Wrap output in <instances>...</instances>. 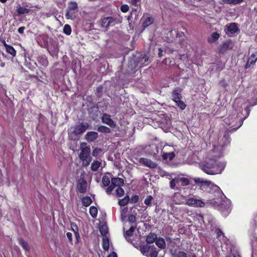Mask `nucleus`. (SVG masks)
Segmentation results:
<instances>
[{
  "mask_svg": "<svg viewBox=\"0 0 257 257\" xmlns=\"http://www.w3.org/2000/svg\"><path fill=\"white\" fill-rule=\"evenodd\" d=\"M73 226H74L76 228V231H75L74 234L76 237V239L78 241H79V239H80V236L79 234L78 233V228L77 225H72Z\"/></svg>",
  "mask_w": 257,
  "mask_h": 257,
  "instance_id": "obj_51",
  "label": "nucleus"
},
{
  "mask_svg": "<svg viewBox=\"0 0 257 257\" xmlns=\"http://www.w3.org/2000/svg\"><path fill=\"white\" fill-rule=\"evenodd\" d=\"M87 185L86 181L84 178H81L77 181L76 186L77 191L82 194L85 193L87 190Z\"/></svg>",
  "mask_w": 257,
  "mask_h": 257,
  "instance_id": "obj_8",
  "label": "nucleus"
},
{
  "mask_svg": "<svg viewBox=\"0 0 257 257\" xmlns=\"http://www.w3.org/2000/svg\"><path fill=\"white\" fill-rule=\"evenodd\" d=\"M219 84L223 88H226V87L228 86V84L227 83V82H226V81L224 79L221 80L219 82Z\"/></svg>",
  "mask_w": 257,
  "mask_h": 257,
  "instance_id": "obj_52",
  "label": "nucleus"
},
{
  "mask_svg": "<svg viewBox=\"0 0 257 257\" xmlns=\"http://www.w3.org/2000/svg\"><path fill=\"white\" fill-rule=\"evenodd\" d=\"M101 165V162L97 161H94L91 165V170L93 172L96 171Z\"/></svg>",
  "mask_w": 257,
  "mask_h": 257,
  "instance_id": "obj_26",
  "label": "nucleus"
},
{
  "mask_svg": "<svg viewBox=\"0 0 257 257\" xmlns=\"http://www.w3.org/2000/svg\"><path fill=\"white\" fill-rule=\"evenodd\" d=\"M156 239H157V235L155 233L151 232L147 235L146 240L148 244H151L155 241Z\"/></svg>",
  "mask_w": 257,
  "mask_h": 257,
  "instance_id": "obj_23",
  "label": "nucleus"
},
{
  "mask_svg": "<svg viewBox=\"0 0 257 257\" xmlns=\"http://www.w3.org/2000/svg\"><path fill=\"white\" fill-rule=\"evenodd\" d=\"M88 127L89 124L86 122L80 123L74 127H72L70 137H71L72 139L75 140L78 135L84 133Z\"/></svg>",
  "mask_w": 257,
  "mask_h": 257,
  "instance_id": "obj_2",
  "label": "nucleus"
},
{
  "mask_svg": "<svg viewBox=\"0 0 257 257\" xmlns=\"http://www.w3.org/2000/svg\"><path fill=\"white\" fill-rule=\"evenodd\" d=\"M172 99L175 102L176 105L182 110L185 109L186 105L183 101L181 100L182 98L181 94V89L179 88H175L172 92Z\"/></svg>",
  "mask_w": 257,
  "mask_h": 257,
  "instance_id": "obj_4",
  "label": "nucleus"
},
{
  "mask_svg": "<svg viewBox=\"0 0 257 257\" xmlns=\"http://www.w3.org/2000/svg\"><path fill=\"white\" fill-rule=\"evenodd\" d=\"M151 247V246H148V245H141L140 246V251L143 255H145L150 250Z\"/></svg>",
  "mask_w": 257,
  "mask_h": 257,
  "instance_id": "obj_31",
  "label": "nucleus"
},
{
  "mask_svg": "<svg viewBox=\"0 0 257 257\" xmlns=\"http://www.w3.org/2000/svg\"><path fill=\"white\" fill-rule=\"evenodd\" d=\"M89 213L93 218H95L97 215V208L93 206H91L89 208Z\"/></svg>",
  "mask_w": 257,
  "mask_h": 257,
  "instance_id": "obj_29",
  "label": "nucleus"
},
{
  "mask_svg": "<svg viewBox=\"0 0 257 257\" xmlns=\"http://www.w3.org/2000/svg\"><path fill=\"white\" fill-rule=\"evenodd\" d=\"M94 109L95 110L96 112H98L99 111V108H98V106L91 107V108H90V115H91V116L93 119H94L95 117L97 116V114L95 116H94V115L92 114V112Z\"/></svg>",
  "mask_w": 257,
  "mask_h": 257,
  "instance_id": "obj_48",
  "label": "nucleus"
},
{
  "mask_svg": "<svg viewBox=\"0 0 257 257\" xmlns=\"http://www.w3.org/2000/svg\"><path fill=\"white\" fill-rule=\"evenodd\" d=\"M114 187H115L113 186V185L112 184H111L110 185H109L108 186H107V187L105 189L106 193L108 195L111 194V192H112V190L114 189Z\"/></svg>",
  "mask_w": 257,
  "mask_h": 257,
  "instance_id": "obj_43",
  "label": "nucleus"
},
{
  "mask_svg": "<svg viewBox=\"0 0 257 257\" xmlns=\"http://www.w3.org/2000/svg\"><path fill=\"white\" fill-rule=\"evenodd\" d=\"M25 29V27H24V26L21 27L18 29V32L19 34H23Z\"/></svg>",
  "mask_w": 257,
  "mask_h": 257,
  "instance_id": "obj_57",
  "label": "nucleus"
},
{
  "mask_svg": "<svg viewBox=\"0 0 257 257\" xmlns=\"http://www.w3.org/2000/svg\"><path fill=\"white\" fill-rule=\"evenodd\" d=\"M179 182L178 180H175V179H172L170 182V186L171 189H174L176 183Z\"/></svg>",
  "mask_w": 257,
  "mask_h": 257,
  "instance_id": "obj_46",
  "label": "nucleus"
},
{
  "mask_svg": "<svg viewBox=\"0 0 257 257\" xmlns=\"http://www.w3.org/2000/svg\"><path fill=\"white\" fill-rule=\"evenodd\" d=\"M139 196L137 195H134L131 198H130V202L131 203H136L139 201Z\"/></svg>",
  "mask_w": 257,
  "mask_h": 257,
  "instance_id": "obj_42",
  "label": "nucleus"
},
{
  "mask_svg": "<svg viewBox=\"0 0 257 257\" xmlns=\"http://www.w3.org/2000/svg\"><path fill=\"white\" fill-rule=\"evenodd\" d=\"M102 92H103V87L101 85H100L98 86L96 88V91H95V95L98 98H100L101 97L102 95Z\"/></svg>",
  "mask_w": 257,
  "mask_h": 257,
  "instance_id": "obj_36",
  "label": "nucleus"
},
{
  "mask_svg": "<svg viewBox=\"0 0 257 257\" xmlns=\"http://www.w3.org/2000/svg\"><path fill=\"white\" fill-rule=\"evenodd\" d=\"M111 184L114 187H121L124 184V180L122 178L118 177L112 178L111 179Z\"/></svg>",
  "mask_w": 257,
  "mask_h": 257,
  "instance_id": "obj_14",
  "label": "nucleus"
},
{
  "mask_svg": "<svg viewBox=\"0 0 257 257\" xmlns=\"http://www.w3.org/2000/svg\"><path fill=\"white\" fill-rule=\"evenodd\" d=\"M115 193H116V196L117 197H121L124 195V191L121 187H118L115 190Z\"/></svg>",
  "mask_w": 257,
  "mask_h": 257,
  "instance_id": "obj_35",
  "label": "nucleus"
},
{
  "mask_svg": "<svg viewBox=\"0 0 257 257\" xmlns=\"http://www.w3.org/2000/svg\"><path fill=\"white\" fill-rule=\"evenodd\" d=\"M102 122L108 125L111 127H114L116 126L115 122L111 118L110 115L107 113H104L101 117Z\"/></svg>",
  "mask_w": 257,
  "mask_h": 257,
  "instance_id": "obj_11",
  "label": "nucleus"
},
{
  "mask_svg": "<svg viewBox=\"0 0 257 257\" xmlns=\"http://www.w3.org/2000/svg\"><path fill=\"white\" fill-rule=\"evenodd\" d=\"M153 247L154 248V250H152L150 252L149 257H157L158 251L156 250V248L155 247L154 245H153Z\"/></svg>",
  "mask_w": 257,
  "mask_h": 257,
  "instance_id": "obj_44",
  "label": "nucleus"
},
{
  "mask_svg": "<svg viewBox=\"0 0 257 257\" xmlns=\"http://www.w3.org/2000/svg\"><path fill=\"white\" fill-rule=\"evenodd\" d=\"M102 183L104 186H108L110 184L109 178L106 175H104L102 178Z\"/></svg>",
  "mask_w": 257,
  "mask_h": 257,
  "instance_id": "obj_32",
  "label": "nucleus"
},
{
  "mask_svg": "<svg viewBox=\"0 0 257 257\" xmlns=\"http://www.w3.org/2000/svg\"><path fill=\"white\" fill-rule=\"evenodd\" d=\"M102 151V149L96 148L93 150L92 155L93 157H97Z\"/></svg>",
  "mask_w": 257,
  "mask_h": 257,
  "instance_id": "obj_40",
  "label": "nucleus"
},
{
  "mask_svg": "<svg viewBox=\"0 0 257 257\" xmlns=\"http://www.w3.org/2000/svg\"><path fill=\"white\" fill-rule=\"evenodd\" d=\"M155 243L157 246L161 249H164L166 246L165 240L162 237H157V239H156L155 240Z\"/></svg>",
  "mask_w": 257,
  "mask_h": 257,
  "instance_id": "obj_19",
  "label": "nucleus"
},
{
  "mask_svg": "<svg viewBox=\"0 0 257 257\" xmlns=\"http://www.w3.org/2000/svg\"><path fill=\"white\" fill-rule=\"evenodd\" d=\"M107 257H117V255L115 252L112 251L107 256Z\"/></svg>",
  "mask_w": 257,
  "mask_h": 257,
  "instance_id": "obj_61",
  "label": "nucleus"
},
{
  "mask_svg": "<svg viewBox=\"0 0 257 257\" xmlns=\"http://www.w3.org/2000/svg\"><path fill=\"white\" fill-rule=\"evenodd\" d=\"M169 154L168 153H165L162 155V158L163 160H166L168 159Z\"/></svg>",
  "mask_w": 257,
  "mask_h": 257,
  "instance_id": "obj_60",
  "label": "nucleus"
},
{
  "mask_svg": "<svg viewBox=\"0 0 257 257\" xmlns=\"http://www.w3.org/2000/svg\"><path fill=\"white\" fill-rule=\"evenodd\" d=\"M201 169L208 175L221 173L223 168L220 162L214 159H209L200 164Z\"/></svg>",
  "mask_w": 257,
  "mask_h": 257,
  "instance_id": "obj_1",
  "label": "nucleus"
},
{
  "mask_svg": "<svg viewBox=\"0 0 257 257\" xmlns=\"http://www.w3.org/2000/svg\"><path fill=\"white\" fill-rule=\"evenodd\" d=\"M243 2V0H233L232 5H236L240 4Z\"/></svg>",
  "mask_w": 257,
  "mask_h": 257,
  "instance_id": "obj_59",
  "label": "nucleus"
},
{
  "mask_svg": "<svg viewBox=\"0 0 257 257\" xmlns=\"http://www.w3.org/2000/svg\"><path fill=\"white\" fill-rule=\"evenodd\" d=\"M98 137V133L96 132H88L85 135L86 140L89 142L94 141Z\"/></svg>",
  "mask_w": 257,
  "mask_h": 257,
  "instance_id": "obj_12",
  "label": "nucleus"
},
{
  "mask_svg": "<svg viewBox=\"0 0 257 257\" xmlns=\"http://www.w3.org/2000/svg\"><path fill=\"white\" fill-rule=\"evenodd\" d=\"M67 237L70 243H72V234L71 232H68L66 233Z\"/></svg>",
  "mask_w": 257,
  "mask_h": 257,
  "instance_id": "obj_55",
  "label": "nucleus"
},
{
  "mask_svg": "<svg viewBox=\"0 0 257 257\" xmlns=\"http://www.w3.org/2000/svg\"><path fill=\"white\" fill-rule=\"evenodd\" d=\"M130 201V197L128 195H126L123 198L120 199L118 203L120 206H124L127 205Z\"/></svg>",
  "mask_w": 257,
  "mask_h": 257,
  "instance_id": "obj_27",
  "label": "nucleus"
},
{
  "mask_svg": "<svg viewBox=\"0 0 257 257\" xmlns=\"http://www.w3.org/2000/svg\"><path fill=\"white\" fill-rule=\"evenodd\" d=\"M184 36H185L184 33L182 32H177L176 33V37H178L179 38H183V37H184Z\"/></svg>",
  "mask_w": 257,
  "mask_h": 257,
  "instance_id": "obj_58",
  "label": "nucleus"
},
{
  "mask_svg": "<svg viewBox=\"0 0 257 257\" xmlns=\"http://www.w3.org/2000/svg\"><path fill=\"white\" fill-rule=\"evenodd\" d=\"M128 221L131 223H134L136 222L137 218L136 216L133 214L129 215L128 216Z\"/></svg>",
  "mask_w": 257,
  "mask_h": 257,
  "instance_id": "obj_47",
  "label": "nucleus"
},
{
  "mask_svg": "<svg viewBox=\"0 0 257 257\" xmlns=\"http://www.w3.org/2000/svg\"><path fill=\"white\" fill-rule=\"evenodd\" d=\"M31 11L30 9L19 6L17 7V12L18 15H25L29 14Z\"/></svg>",
  "mask_w": 257,
  "mask_h": 257,
  "instance_id": "obj_18",
  "label": "nucleus"
},
{
  "mask_svg": "<svg viewBox=\"0 0 257 257\" xmlns=\"http://www.w3.org/2000/svg\"><path fill=\"white\" fill-rule=\"evenodd\" d=\"M227 31L231 34H234L239 31V29L235 23H232L227 28Z\"/></svg>",
  "mask_w": 257,
  "mask_h": 257,
  "instance_id": "obj_17",
  "label": "nucleus"
},
{
  "mask_svg": "<svg viewBox=\"0 0 257 257\" xmlns=\"http://www.w3.org/2000/svg\"><path fill=\"white\" fill-rule=\"evenodd\" d=\"M4 46L5 47L8 53L11 54L13 57L16 56V51L12 46L7 44L5 41L4 42Z\"/></svg>",
  "mask_w": 257,
  "mask_h": 257,
  "instance_id": "obj_15",
  "label": "nucleus"
},
{
  "mask_svg": "<svg viewBox=\"0 0 257 257\" xmlns=\"http://www.w3.org/2000/svg\"><path fill=\"white\" fill-rule=\"evenodd\" d=\"M202 180H201V179H200V178H197V179H195V182L197 184H200H200H201V182H202Z\"/></svg>",
  "mask_w": 257,
  "mask_h": 257,
  "instance_id": "obj_64",
  "label": "nucleus"
},
{
  "mask_svg": "<svg viewBox=\"0 0 257 257\" xmlns=\"http://www.w3.org/2000/svg\"><path fill=\"white\" fill-rule=\"evenodd\" d=\"M91 161H92L91 157L87 158L86 160L82 161L83 162V166L85 167H88Z\"/></svg>",
  "mask_w": 257,
  "mask_h": 257,
  "instance_id": "obj_49",
  "label": "nucleus"
},
{
  "mask_svg": "<svg viewBox=\"0 0 257 257\" xmlns=\"http://www.w3.org/2000/svg\"><path fill=\"white\" fill-rule=\"evenodd\" d=\"M99 231L103 236H106V234L107 233L108 230L105 226H101L99 229Z\"/></svg>",
  "mask_w": 257,
  "mask_h": 257,
  "instance_id": "obj_41",
  "label": "nucleus"
},
{
  "mask_svg": "<svg viewBox=\"0 0 257 257\" xmlns=\"http://www.w3.org/2000/svg\"><path fill=\"white\" fill-rule=\"evenodd\" d=\"M139 162L146 167H148L150 168L155 169L157 166V164L153 162L152 160L146 158H141L139 159Z\"/></svg>",
  "mask_w": 257,
  "mask_h": 257,
  "instance_id": "obj_10",
  "label": "nucleus"
},
{
  "mask_svg": "<svg viewBox=\"0 0 257 257\" xmlns=\"http://www.w3.org/2000/svg\"><path fill=\"white\" fill-rule=\"evenodd\" d=\"M82 204L85 207L89 206L92 202L91 198L88 196H85L81 198Z\"/></svg>",
  "mask_w": 257,
  "mask_h": 257,
  "instance_id": "obj_22",
  "label": "nucleus"
},
{
  "mask_svg": "<svg viewBox=\"0 0 257 257\" xmlns=\"http://www.w3.org/2000/svg\"><path fill=\"white\" fill-rule=\"evenodd\" d=\"M90 148L86 146V143H82L80 146V152L79 157L81 161L86 160L87 158H91L90 156Z\"/></svg>",
  "mask_w": 257,
  "mask_h": 257,
  "instance_id": "obj_6",
  "label": "nucleus"
},
{
  "mask_svg": "<svg viewBox=\"0 0 257 257\" xmlns=\"http://www.w3.org/2000/svg\"><path fill=\"white\" fill-rule=\"evenodd\" d=\"M141 0H130V3L136 7H138L141 4Z\"/></svg>",
  "mask_w": 257,
  "mask_h": 257,
  "instance_id": "obj_50",
  "label": "nucleus"
},
{
  "mask_svg": "<svg viewBox=\"0 0 257 257\" xmlns=\"http://www.w3.org/2000/svg\"><path fill=\"white\" fill-rule=\"evenodd\" d=\"M215 233H216V235H217V238H218V239H221V237L222 238L226 237L225 235H224V233L219 228H217L216 229Z\"/></svg>",
  "mask_w": 257,
  "mask_h": 257,
  "instance_id": "obj_34",
  "label": "nucleus"
},
{
  "mask_svg": "<svg viewBox=\"0 0 257 257\" xmlns=\"http://www.w3.org/2000/svg\"><path fill=\"white\" fill-rule=\"evenodd\" d=\"M220 35L217 32H213L211 35L210 37L208 38V41L210 43L216 42L219 38Z\"/></svg>",
  "mask_w": 257,
  "mask_h": 257,
  "instance_id": "obj_25",
  "label": "nucleus"
},
{
  "mask_svg": "<svg viewBox=\"0 0 257 257\" xmlns=\"http://www.w3.org/2000/svg\"><path fill=\"white\" fill-rule=\"evenodd\" d=\"M175 257H187V255L184 251H180L178 252Z\"/></svg>",
  "mask_w": 257,
  "mask_h": 257,
  "instance_id": "obj_53",
  "label": "nucleus"
},
{
  "mask_svg": "<svg viewBox=\"0 0 257 257\" xmlns=\"http://www.w3.org/2000/svg\"><path fill=\"white\" fill-rule=\"evenodd\" d=\"M229 47V43L227 42L223 43L221 45L219 49V52L221 53H223L225 52L228 49Z\"/></svg>",
  "mask_w": 257,
  "mask_h": 257,
  "instance_id": "obj_37",
  "label": "nucleus"
},
{
  "mask_svg": "<svg viewBox=\"0 0 257 257\" xmlns=\"http://www.w3.org/2000/svg\"><path fill=\"white\" fill-rule=\"evenodd\" d=\"M97 131L102 133L109 134L111 133V130L108 127L104 125H100L97 127Z\"/></svg>",
  "mask_w": 257,
  "mask_h": 257,
  "instance_id": "obj_28",
  "label": "nucleus"
},
{
  "mask_svg": "<svg viewBox=\"0 0 257 257\" xmlns=\"http://www.w3.org/2000/svg\"><path fill=\"white\" fill-rule=\"evenodd\" d=\"M169 154L168 158L170 161H172L175 157V154L174 152H171Z\"/></svg>",
  "mask_w": 257,
  "mask_h": 257,
  "instance_id": "obj_56",
  "label": "nucleus"
},
{
  "mask_svg": "<svg viewBox=\"0 0 257 257\" xmlns=\"http://www.w3.org/2000/svg\"><path fill=\"white\" fill-rule=\"evenodd\" d=\"M223 2L225 3V4H232L233 3V0H223Z\"/></svg>",
  "mask_w": 257,
  "mask_h": 257,
  "instance_id": "obj_63",
  "label": "nucleus"
},
{
  "mask_svg": "<svg viewBox=\"0 0 257 257\" xmlns=\"http://www.w3.org/2000/svg\"><path fill=\"white\" fill-rule=\"evenodd\" d=\"M72 29L70 26L68 24H66L63 27V32L67 35H70L71 33Z\"/></svg>",
  "mask_w": 257,
  "mask_h": 257,
  "instance_id": "obj_33",
  "label": "nucleus"
},
{
  "mask_svg": "<svg viewBox=\"0 0 257 257\" xmlns=\"http://www.w3.org/2000/svg\"><path fill=\"white\" fill-rule=\"evenodd\" d=\"M211 184V182L209 181H203L201 182L200 187L206 186L209 187Z\"/></svg>",
  "mask_w": 257,
  "mask_h": 257,
  "instance_id": "obj_54",
  "label": "nucleus"
},
{
  "mask_svg": "<svg viewBox=\"0 0 257 257\" xmlns=\"http://www.w3.org/2000/svg\"><path fill=\"white\" fill-rule=\"evenodd\" d=\"M154 19L151 17L149 16L147 17L145 20L143 21L142 23V26L144 28H146L147 27L150 26L154 23Z\"/></svg>",
  "mask_w": 257,
  "mask_h": 257,
  "instance_id": "obj_20",
  "label": "nucleus"
},
{
  "mask_svg": "<svg viewBox=\"0 0 257 257\" xmlns=\"http://www.w3.org/2000/svg\"><path fill=\"white\" fill-rule=\"evenodd\" d=\"M163 56V50L162 48H159V53H158V57H161Z\"/></svg>",
  "mask_w": 257,
  "mask_h": 257,
  "instance_id": "obj_62",
  "label": "nucleus"
},
{
  "mask_svg": "<svg viewBox=\"0 0 257 257\" xmlns=\"http://www.w3.org/2000/svg\"><path fill=\"white\" fill-rule=\"evenodd\" d=\"M19 243L23 247V248L27 250L30 251V247L27 241H26L23 238H20L18 239Z\"/></svg>",
  "mask_w": 257,
  "mask_h": 257,
  "instance_id": "obj_24",
  "label": "nucleus"
},
{
  "mask_svg": "<svg viewBox=\"0 0 257 257\" xmlns=\"http://www.w3.org/2000/svg\"><path fill=\"white\" fill-rule=\"evenodd\" d=\"M178 180L182 183V185L183 186H187L190 183L189 179L187 178L182 177L180 178Z\"/></svg>",
  "mask_w": 257,
  "mask_h": 257,
  "instance_id": "obj_39",
  "label": "nucleus"
},
{
  "mask_svg": "<svg viewBox=\"0 0 257 257\" xmlns=\"http://www.w3.org/2000/svg\"><path fill=\"white\" fill-rule=\"evenodd\" d=\"M120 11L122 13H126L129 10V7L127 5H122L120 8Z\"/></svg>",
  "mask_w": 257,
  "mask_h": 257,
  "instance_id": "obj_45",
  "label": "nucleus"
},
{
  "mask_svg": "<svg viewBox=\"0 0 257 257\" xmlns=\"http://www.w3.org/2000/svg\"><path fill=\"white\" fill-rule=\"evenodd\" d=\"M78 12V7L76 2H70L68 4V7L66 10V18L67 19L73 20L76 19Z\"/></svg>",
  "mask_w": 257,
  "mask_h": 257,
  "instance_id": "obj_3",
  "label": "nucleus"
},
{
  "mask_svg": "<svg viewBox=\"0 0 257 257\" xmlns=\"http://www.w3.org/2000/svg\"><path fill=\"white\" fill-rule=\"evenodd\" d=\"M38 62L40 65L43 67H47L48 65L49 62L47 59V58L45 55H41L38 56Z\"/></svg>",
  "mask_w": 257,
  "mask_h": 257,
  "instance_id": "obj_16",
  "label": "nucleus"
},
{
  "mask_svg": "<svg viewBox=\"0 0 257 257\" xmlns=\"http://www.w3.org/2000/svg\"><path fill=\"white\" fill-rule=\"evenodd\" d=\"M257 60V52L255 53L252 54L248 58L247 62L244 66V68L247 69L248 68H252L255 65Z\"/></svg>",
  "mask_w": 257,
  "mask_h": 257,
  "instance_id": "obj_9",
  "label": "nucleus"
},
{
  "mask_svg": "<svg viewBox=\"0 0 257 257\" xmlns=\"http://www.w3.org/2000/svg\"><path fill=\"white\" fill-rule=\"evenodd\" d=\"M153 197L151 195H148L144 201V203L148 206L152 205Z\"/></svg>",
  "mask_w": 257,
  "mask_h": 257,
  "instance_id": "obj_38",
  "label": "nucleus"
},
{
  "mask_svg": "<svg viewBox=\"0 0 257 257\" xmlns=\"http://www.w3.org/2000/svg\"><path fill=\"white\" fill-rule=\"evenodd\" d=\"M101 27L107 29L109 27H113L117 24V18L114 17L109 16L101 19Z\"/></svg>",
  "mask_w": 257,
  "mask_h": 257,
  "instance_id": "obj_5",
  "label": "nucleus"
},
{
  "mask_svg": "<svg viewBox=\"0 0 257 257\" xmlns=\"http://www.w3.org/2000/svg\"><path fill=\"white\" fill-rule=\"evenodd\" d=\"M136 227H137L136 225L132 226L128 230H127L125 231L124 235L127 237H131V236H133V233L135 230Z\"/></svg>",
  "mask_w": 257,
  "mask_h": 257,
  "instance_id": "obj_30",
  "label": "nucleus"
},
{
  "mask_svg": "<svg viewBox=\"0 0 257 257\" xmlns=\"http://www.w3.org/2000/svg\"><path fill=\"white\" fill-rule=\"evenodd\" d=\"M186 204L190 206L193 207H204L205 203L202 200L193 197H190L187 199Z\"/></svg>",
  "mask_w": 257,
  "mask_h": 257,
  "instance_id": "obj_7",
  "label": "nucleus"
},
{
  "mask_svg": "<svg viewBox=\"0 0 257 257\" xmlns=\"http://www.w3.org/2000/svg\"><path fill=\"white\" fill-rule=\"evenodd\" d=\"M173 201L176 204H181L184 203L183 200L184 199V197L179 193H174L173 196Z\"/></svg>",
  "mask_w": 257,
  "mask_h": 257,
  "instance_id": "obj_13",
  "label": "nucleus"
},
{
  "mask_svg": "<svg viewBox=\"0 0 257 257\" xmlns=\"http://www.w3.org/2000/svg\"><path fill=\"white\" fill-rule=\"evenodd\" d=\"M102 240L103 249L105 251H107L109 248V239L108 237L107 236H103Z\"/></svg>",
  "mask_w": 257,
  "mask_h": 257,
  "instance_id": "obj_21",
  "label": "nucleus"
}]
</instances>
